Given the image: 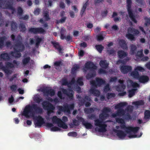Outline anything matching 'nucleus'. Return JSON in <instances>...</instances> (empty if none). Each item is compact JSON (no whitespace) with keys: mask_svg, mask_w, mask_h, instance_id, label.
I'll use <instances>...</instances> for the list:
<instances>
[{"mask_svg":"<svg viewBox=\"0 0 150 150\" xmlns=\"http://www.w3.org/2000/svg\"><path fill=\"white\" fill-rule=\"evenodd\" d=\"M17 74H15L12 76L11 77L8 78L10 81H12L14 80L15 79L17 78Z\"/></svg>","mask_w":150,"mask_h":150,"instance_id":"45","label":"nucleus"},{"mask_svg":"<svg viewBox=\"0 0 150 150\" xmlns=\"http://www.w3.org/2000/svg\"><path fill=\"white\" fill-rule=\"evenodd\" d=\"M96 48L97 50L100 53L101 52L102 50L103 49V47L100 45H96Z\"/></svg>","mask_w":150,"mask_h":150,"instance_id":"39","label":"nucleus"},{"mask_svg":"<svg viewBox=\"0 0 150 150\" xmlns=\"http://www.w3.org/2000/svg\"><path fill=\"white\" fill-rule=\"evenodd\" d=\"M13 100L14 99L13 97L12 96H11V97L8 99L9 102L10 103H12L13 101Z\"/></svg>","mask_w":150,"mask_h":150,"instance_id":"63","label":"nucleus"},{"mask_svg":"<svg viewBox=\"0 0 150 150\" xmlns=\"http://www.w3.org/2000/svg\"><path fill=\"white\" fill-rule=\"evenodd\" d=\"M144 103L143 100H141L133 102L132 104L134 105L135 107H138L139 106L143 105L144 104Z\"/></svg>","mask_w":150,"mask_h":150,"instance_id":"28","label":"nucleus"},{"mask_svg":"<svg viewBox=\"0 0 150 150\" xmlns=\"http://www.w3.org/2000/svg\"><path fill=\"white\" fill-rule=\"evenodd\" d=\"M119 83H120V85L117 88V90L118 92H122L119 93V95L120 96H123L126 93L125 92H124V90L125 88V86L123 84V81L122 79H120L118 81Z\"/></svg>","mask_w":150,"mask_h":150,"instance_id":"18","label":"nucleus"},{"mask_svg":"<svg viewBox=\"0 0 150 150\" xmlns=\"http://www.w3.org/2000/svg\"><path fill=\"white\" fill-rule=\"evenodd\" d=\"M5 40L6 38L5 37H0V48L4 47Z\"/></svg>","mask_w":150,"mask_h":150,"instance_id":"33","label":"nucleus"},{"mask_svg":"<svg viewBox=\"0 0 150 150\" xmlns=\"http://www.w3.org/2000/svg\"><path fill=\"white\" fill-rule=\"evenodd\" d=\"M145 67L148 69L150 70V62H147L145 65Z\"/></svg>","mask_w":150,"mask_h":150,"instance_id":"64","label":"nucleus"},{"mask_svg":"<svg viewBox=\"0 0 150 150\" xmlns=\"http://www.w3.org/2000/svg\"><path fill=\"white\" fill-rule=\"evenodd\" d=\"M115 120L120 125H117L113 128V131L119 138L121 139H126L127 136L130 138H138L142 135V133L141 132L139 135L137 134L139 127L126 125L124 120L120 118H116Z\"/></svg>","mask_w":150,"mask_h":150,"instance_id":"2","label":"nucleus"},{"mask_svg":"<svg viewBox=\"0 0 150 150\" xmlns=\"http://www.w3.org/2000/svg\"><path fill=\"white\" fill-rule=\"evenodd\" d=\"M150 118V112L148 110H146L144 113V119L146 120Z\"/></svg>","mask_w":150,"mask_h":150,"instance_id":"34","label":"nucleus"},{"mask_svg":"<svg viewBox=\"0 0 150 150\" xmlns=\"http://www.w3.org/2000/svg\"><path fill=\"white\" fill-rule=\"evenodd\" d=\"M104 33V32H102V34L101 33L97 36V39L98 40L100 41L103 40L104 37L102 35Z\"/></svg>","mask_w":150,"mask_h":150,"instance_id":"41","label":"nucleus"},{"mask_svg":"<svg viewBox=\"0 0 150 150\" xmlns=\"http://www.w3.org/2000/svg\"><path fill=\"white\" fill-rule=\"evenodd\" d=\"M23 12V10L21 7H18L17 10V13L18 15H21Z\"/></svg>","mask_w":150,"mask_h":150,"instance_id":"50","label":"nucleus"},{"mask_svg":"<svg viewBox=\"0 0 150 150\" xmlns=\"http://www.w3.org/2000/svg\"><path fill=\"white\" fill-rule=\"evenodd\" d=\"M46 126L49 127H51V130L52 131H59L60 130V129L57 127H52L53 125L51 123H47L46 124Z\"/></svg>","mask_w":150,"mask_h":150,"instance_id":"24","label":"nucleus"},{"mask_svg":"<svg viewBox=\"0 0 150 150\" xmlns=\"http://www.w3.org/2000/svg\"><path fill=\"white\" fill-rule=\"evenodd\" d=\"M68 136L73 137H76L77 136V134L76 132H71L68 134Z\"/></svg>","mask_w":150,"mask_h":150,"instance_id":"46","label":"nucleus"},{"mask_svg":"<svg viewBox=\"0 0 150 150\" xmlns=\"http://www.w3.org/2000/svg\"><path fill=\"white\" fill-rule=\"evenodd\" d=\"M71 8L74 11L75 13H76L78 12V10L77 9V7L75 6H72Z\"/></svg>","mask_w":150,"mask_h":150,"instance_id":"59","label":"nucleus"},{"mask_svg":"<svg viewBox=\"0 0 150 150\" xmlns=\"http://www.w3.org/2000/svg\"><path fill=\"white\" fill-rule=\"evenodd\" d=\"M110 89L109 87L108 84L105 87L104 89V91L105 92H106L110 90Z\"/></svg>","mask_w":150,"mask_h":150,"instance_id":"51","label":"nucleus"},{"mask_svg":"<svg viewBox=\"0 0 150 150\" xmlns=\"http://www.w3.org/2000/svg\"><path fill=\"white\" fill-rule=\"evenodd\" d=\"M35 38L36 39V46H38L40 42L42 41V39L37 36H36Z\"/></svg>","mask_w":150,"mask_h":150,"instance_id":"36","label":"nucleus"},{"mask_svg":"<svg viewBox=\"0 0 150 150\" xmlns=\"http://www.w3.org/2000/svg\"><path fill=\"white\" fill-rule=\"evenodd\" d=\"M143 55V50H142L138 52L137 53V56H138L139 57H142Z\"/></svg>","mask_w":150,"mask_h":150,"instance_id":"56","label":"nucleus"},{"mask_svg":"<svg viewBox=\"0 0 150 150\" xmlns=\"http://www.w3.org/2000/svg\"><path fill=\"white\" fill-rule=\"evenodd\" d=\"M127 8L128 12L129 17L131 19L134 23H137V21L135 19L136 16L133 14V12L131 8V0H127Z\"/></svg>","mask_w":150,"mask_h":150,"instance_id":"16","label":"nucleus"},{"mask_svg":"<svg viewBox=\"0 0 150 150\" xmlns=\"http://www.w3.org/2000/svg\"><path fill=\"white\" fill-rule=\"evenodd\" d=\"M29 31L33 33H43L45 32L44 29L41 28H31L29 30Z\"/></svg>","mask_w":150,"mask_h":150,"instance_id":"22","label":"nucleus"},{"mask_svg":"<svg viewBox=\"0 0 150 150\" xmlns=\"http://www.w3.org/2000/svg\"><path fill=\"white\" fill-rule=\"evenodd\" d=\"M125 12H120L118 13H117L115 12L113 13L112 17H114V20L115 21H119L120 20L121 18H123Z\"/></svg>","mask_w":150,"mask_h":150,"instance_id":"19","label":"nucleus"},{"mask_svg":"<svg viewBox=\"0 0 150 150\" xmlns=\"http://www.w3.org/2000/svg\"><path fill=\"white\" fill-rule=\"evenodd\" d=\"M119 44L123 49H126L127 48V46L125 40H119Z\"/></svg>","mask_w":150,"mask_h":150,"instance_id":"26","label":"nucleus"},{"mask_svg":"<svg viewBox=\"0 0 150 150\" xmlns=\"http://www.w3.org/2000/svg\"><path fill=\"white\" fill-rule=\"evenodd\" d=\"M54 65L56 66V68L57 69L60 67L61 64V62H57L54 63Z\"/></svg>","mask_w":150,"mask_h":150,"instance_id":"49","label":"nucleus"},{"mask_svg":"<svg viewBox=\"0 0 150 150\" xmlns=\"http://www.w3.org/2000/svg\"><path fill=\"white\" fill-rule=\"evenodd\" d=\"M108 12L106 10H105L103 11L102 13V16L103 17H105L106 16Z\"/></svg>","mask_w":150,"mask_h":150,"instance_id":"62","label":"nucleus"},{"mask_svg":"<svg viewBox=\"0 0 150 150\" xmlns=\"http://www.w3.org/2000/svg\"><path fill=\"white\" fill-rule=\"evenodd\" d=\"M30 58L29 57H24L23 60V63L24 65H26L29 61Z\"/></svg>","mask_w":150,"mask_h":150,"instance_id":"38","label":"nucleus"},{"mask_svg":"<svg viewBox=\"0 0 150 150\" xmlns=\"http://www.w3.org/2000/svg\"><path fill=\"white\" fill-rule=\"evenodd\" d=\"M78 120L81 121L83 125L87 129H91L93 126L92 125L87 122L84 121V120L82 118H78Z\"/></svg>","mask_w":150,"mask_h":150,"instance_id":"21","label":"nucleus"},{"mask_svg":"<svg viewBox=\"0 0 150 150\" xmlns=\"http://www.w3.org/2000/svg\"><path fill=\"white\" fill-rule=\"evenodd\" d=\"M84 111L86 113L88 114L92 112L93 111H94V110L93 108L85 109Z\"/></svg>","mask_w":150,"mask_h":150,"instance_id":"42","label":"nucleus"},{"mask_svg":"<svg viewBox=\"0 0 150 150\" xmlns=\"http://www.w3.org/2000/svg\"><path fill=\"white\" fill-rule=\"evenodd\" d=\"M108 63L105 60H101L100 62V65L103 68L106 69L108 66Z\"/></svg>","mask_w":150,"mask_h":150,"instance_id":"27","label":"nucleus"},{"mask_svg":"<svg viewBox=\"0 0 150 150\" xmlns=\"http://www.w3.org/2000/svg\"><path fill=\"white\" fill-rule=\"evenodd\" d=\"M82 81L83 77H81L79 78L76 82L75 81V79L73 78L71 81L68 83L66 79H63L60 82L62 85H67L68 87L71 89H73L79 93L81 91V88L78 86V85L82 86L83 85Z\"/></svg>","mask_w":150,"mask_h":150,"instance_id":"7","label":"nucleus"},{"mask_svg":"<svg viewBox=\"0 0 150 150\" xmlns=\"http://www.w3.org/2000/svg\"><path fill=\"white\" fill-rule=\"evenodd\" d=\"M119 57L120 58H123L127 55V54L122 51H120L118 52Z\"/></svg>","mask_w":150,"mask_h":150,"instance_id":"30","label":"nucleus"},{"mask_svg":"<svg viewBox=\"0 0 150 150\" xmlns=\"http://www.w3.org/2000/svg\"><path fill=\"white\" fill-rule=\"evenodd\" d=\"M139 33V32L138 30L130 27L128 29L126 37L131 41L134 40L135 39L134 36L137 35Z\"/></svg>","mask_w":150,"mask_h":150,"instance_id":"13","label":"nucleus"},{"mask_svg":"<svg viewBox=\"0 0 150 150\" xmlns=\"http://www.w3.org/2000/svg\"><path fill=\"white\" fill-rule=\"evenodd\" d=\"M40 11V9L39 8H37L34 11V13L35 15H38Z\"/></svg>","mask_w":150,"mask_h":150,"instance_id":"57","label":"nucleus"},{"mask_svg":"<svg viewBox=\"0 0 150 150\" xmlns=\"http://www.w3.org/2000/svg\"><path fill=\"white\" fill-rule=\"evenodd\" d=\"M110 111V108H104L102 113L99 115V119L95 120V125L96 126L95 128L96 132L103 133L107 131V125L105 124L104 121L109 117V113Z\"/></svg>","mask_w":150,"mask_h":150,"instance_id":"6","label":"nucleus"},{"mask_svg":"<svg viewBox=\"0 0 150 150\" xmlns=\"http://www.w3.org/2000/svg\"><path fill=\"white\" fill-rule=\"evenodd\" d=\"M120 69L122 73L126 74L131 71L132 69V68L130 66H123L120 67Z\"/></svg>","mask_w":150,"mask_h":150,"instance_id":"20","label":"nucleus"},{"mask_svg":"<svg viewBox=\"0 0 150 150\" xmlns=\"http://www.w3.org/2000/svg\"><path fill=\"white\" fill-rule=\"evenodd\" d=\"M127 83L128 88H132L131 90L129 91V96L130 98L135 93L137 89V88L139 87V85L137 83L133 82L130 79L128 80Z\"/></svg>","mask_w":150,"mask_h":150,"instance_id":"12","label":"nucleus"},{"mask_svg":"<svg viewBox=\"0 0 150 150\" xmlns=\"http://www.w3.org/2000/svg\"><path fill=\"white\" fill-rule=\"evenodd\" d=\"M79 68V67L77 65H75L72 68L71 71L72 73H74Z\"/></svg>","mask_w":150,"mask_h":150,"instance_id":"40","label":"nucleus"},{"mask_svg":"<svg viewBox=\"0 0 150 150\" xmlns=\"http://www.w3.org/2000/svg\"><path fill=\"white\" fill-rule=\"evenodd\" d=\"M88 1H86L85 3H84L83 4V6L81 12V15H82L83 14L84 12L85 11V10L86 8V6L88 5Z\"/></svg>","mask_w":150,"mask_h":150,"instance_id":"31","label":"nucleus"},{"mask_svg":"<svg viewBox=\"0 0 150 150\" xmlns=\"http://www.w3.org/2000/svg\"><path fill=\"white\" fill-rule=\"evenodd\" d=\"M33 99L34 101L37 103H39L41 100V99L39 98V95H35Z\"/></svg>","mask_w":150,"mask_h":150,"instance_id":"37","label":"nucleus"},{"mask_svg":"<svg viewBox=\"0 0 150 150\" xmlns=\"http://www.w3.org/2000/svg\"><path fill=\"white\" fill-rule=\"evenodd\" d=\"M81 118L80 117H78L77 118V119L78 118ZM78 121H77L76 120H73V124L75 125H79V121H80V122H81L80 121H79V120H78Z\"/></svg>","mask_w":150,"mask_h":150,"instance_id":"53","label":"nucleus"},{"mask_svg":"<svg viewBox=\"0 0 150 150\" xmlns=\"http://www.w3.org/2000/svg\"><path fill=\"white\" fill-rule=\"evenodd\" d=\"M12 30H13L16 28V24L13 22H12L11 23Z\"/></svg>","mask_w":150,"mask_h":150,"instance_id":"47","label":"nucleus"},{"mask_svg":"<svg viewBox=\"0 0 150 150\" xmlns=\"http://www.w3.org/2000/svg\"><path fill=\"white\" fill-rule=\"evenodd\" d=\"M86 26L88 28H91L93 26V24L91 23H88L86 24Z\"/></svg>","mask_w":150,"mask_h":150,"instance_id":"61","label":"nucleus"},{"mask_svg":"<svg viewBox=\"0 0 150 150\" xmlns=\"http://www.w3.org/2000/svg\"><path fill=\"white\" fill-rule=\"evenodd\" d=\"M105 81L103 79L99 78H96V81H92L91 82V88L90 90V93L94 95L98 96L100 94V92L96 89L97 86H100L104 84Z\"/></svg>","mask_w":150,"mask_h":150,"instance_id":"9","label":"nucleus"},{"mask_svg":"<svg viewBox=\"0 0 150 150\" xmlns=\"http://www.w3.org/2000/svg\"><path fill=\"white\" fill-rule=\"evenodd\" d=\"M144 20L146 21L145 25L147 26L149 24H150V19L145 18Z\"/></svg>","mask_w":150,"mask_h":150,"instance_id":"48","label":"nucleus"},{"mask_svg":"<svg viewBox=\"0 0 150 150\" xmlns=\"http://www.w3.org/2000/svg\"><path fill=\"white\" fill-rule=\"evenodd\" d=\"M97 67L91 62H88L85 64L83 70L84 72L88 70L90 73L86 76V78L89 79L96 76Z\"/></svg>","mask_w":150,"mask_h":150,"instance_id":"10","label":"nucleus"},{"mask_svg":"<svg viewBox=\"0 0 150 150\" xmlns=\"http://www.w3.org/2000/svg\"><path fill=\"white\" fill-rule=\"evenodd\" d=\"M98 73L100 74H106V72L103 69H100L98 71Z\"/></svg>","mask_w":150,"mask_h":150,"instance_id":"55","label":"nucleus"},{"mask_svg":"<svg viewBox=\"0 0 150 150\" xmlns=\"http://www.w3.org/2000/svg\"><path fill=\"white\" fill-rule=\"evenodd\" d=\"M65 32V29L64 28H62L61 30V38L62 39H65L67 41H69L71 39V37L69 35H68L66 37H65L64 35Z\"/></svg>","mask_w":150,"mask_h":150,"instance_id":"23","label":"nucleus"},{"mask_svg":"<svg viewBox=\"0 0 150 150\" xmlns=\"http://www.w3.org/2000/svg\"><path fill=\"white\" fill-rule=\"evenodd\" d=\"M69 93H68L64 89H61V91H59L58 93V97L61 99H64V97L67 96L70 99H72L73 97L74 92L71 89L69 90Z\"/></svg>","mask_w":150,"mask_h":150,"instance_id":"14","label":"nucleus"},{"mask_svg":"<svg viewBox=\"0 0 150 150\" xmlns=\"http://www.w3.org/2000/svg\"><path fill=\"white\" fill-rule=\"evenodd\" d=\"M112 45L113 44L112 42H110L108 44V47L107 48V51L110 54H114L115 53V52L113 51V50H111L110 51L108 49H109L110 47L112 46Z\"/></svg>","mask_w":150,"mask_h":150,"instance_id":"32","label":"nucleus"},{"mask_svg":"<svg viewBox=\"0 0 150 150\" xmlns=\"http://www.w3.org/2000/svg\"><path fill=\"white\" fill-rule=\"evenodd\" d=\"M136 49V46L134 45H132L131 46V50L130 53L131 54H133L134 53V51Z\"/></svg>","mask_w":150,"mask_h":150,"instance_id":"44","label":"nucleus"},{"mask_svg":"<svg viewBox=\"0 0 150 150\" xmlns=\"http://www.w3.org/2000/svg\"><path fill=\"white\" fill-rule=\"evenodd\" d=\"M127 104V102H121L116 105L115 108L117 110V111L116 113L112 114V117H122L124 119L128 120L132 119L130 114L132 111L133 107L129 105L125 110L123 109L124 107Z\"/></svg>","mask_w":150,"mask_h":150,"instance_id":"5","label":"nucleus"},{"mask_svg":"<svg viewBox=\"0 0 150 150\" xmlns=\"http://www.w3.org/2000/svg\"><path fill=\"white\" fill-rule=\"evenodd\" d=\"M52 43L55 47L57 49L59 53H62V49L61 48L58 43L55 42H52Z\"/></svg>","mask_w":150,"mask_h":150,"instance_id":"25","label":"nucleus"},{"mask_svg":"<svg viewBox=\"0 0 150 150\" xmlns=\"http://www.w3.org/2000/svg\"><path fill=\"white\" fill-rule=\"evenodd\" d=\"M144 68L140 66H135L134 68V71L131 73L130 76L134 78L138 79L141 83H146L148 82L149 80L148 77L146 76H142L140 77L139 73L137 72V71H139L142 72L144 71Z\"/></svg>","mask_w":150,"mask_h":150,"instance_id":"8","label":"nucleus"},{"mask_svg":"<svg viewBox=\"0 0 150 150\" xmlns=\"http://www.w3.org/2000/svg\"><path fill=\"white\" fill-rule=\"evenodd\" d=\"M38 91L43 92L44 95L47 97L46 99L49 101L48 102L44 101L42 103L43 108L45 110L47 111V115L45 116L46 119L48 120H51L52 123L56 124L58 126L64 129H67L68 128L67 125L56 116H54L51 118L50 117L51 113L54 112V110L55 109V107L54 105L50 103L49 102H54L56 103L59 102L57 98H55L54 100H53L49 97V96H52L54 94L55 91L54 90L52 89H49L47 88H41L40 89H38Z\"/></svg>","mask_w":150,"mask_h":150,"instance_id":"1","label":"nucleus"},{"mask_svg":"<svg viewBox=\"0 0 150 150\" xmlns=\"http://www.w3.org/2000/svg\"><path fill=\"white\" fill-rule=\"evenodd\" d=\"M74 108V105L73 104L68 106L64 105V107L60 106H58L57 107L58 111L57 114L58 115H60L62 112L69 114L70 113V110L73 109Z\"/></svg>","mask_w":150,"mask_h":150,"instance_id":"15","label":"nucleus"},{"mask_svg":"<svg viewBox=\"0 0 150 150\" xmlns=\"http://www.w3.org/2000/svg\"><path fill=\"white\" fill-rule=\"evenodd\" d=\"M139 28L144 34L146 35L147 36H148V35H149V37L150 38V30L149 31L147 30L146 33L143 28H142L141 27H139Z\"/></svg>","mask_w":150,"mask_h":150,"instance_id":"35","label":"nucleus"},{"mask_svg":"<svg viewBox=\"0 0 150 150\" xmlns=\"http://www.w3.org/2000/svg\"><path fill=\"white\" fill-rule=\"evenodd\" d=\"M66 19V18L65 17H64L63 18H62L61 20L60 21H57V23H62L63 22H64L65 21Z\"/></svg>","mask_w":150,"mask_h":150,"instance_id":"58","label":"nucleus"},{"mask_svg":"<svg viewBox=\"0 0 150 150\" xmlns=\"http://www.w3.org/2000/svg\"><path fill=\"white\" fill-rule=\"evenodd\" d=\"M129 60V59L127 58L125 59L123 61H122L121 60H119L117 62V64H119L120 63H121L122 64H125Z\"/></svg>","mask_w":150,"mask_h":150,"instance_id":"43","label":"nucleus"},{"mask_svg":"<svg viewBox=\"0 0 150 150\" xmlns=\"http://www.w3.org/2000/svg\"><path fill=\"white\" fill-rule=\"evenodd\" d=\"M115 96V94L113 93H108L107 95V98L108 99H109L110 98L112 97H114Z\"/></svg>","mask_w":150,"mask_h":150,"instance_id":"52","label":"nucleus"},{"mask_svg":"<svg viewBox=\"0 0 150 150\" xmlns=\"http://www.w3.org/2000/svg\"><path fill=\"white\" fill-rule=\"evenodd\" d=\"M20 28H21V30L22 31H24L25 30V28L23 24L21 25Z\"/></svg>","mask_w":150,"mask_h":150,"instance_id":"60","label":"nucleus"},{"mask_svg":"<svg viewBox=\"0 0 150 150\" xmlns=\"http://www.w3.org/2000/svg\"><path fill=\"white\" fill-rule=\"evenodd\" d=\"M39 112L42 111V109L35 106L30 105H26L23 111L21 112L20 115L24 116L27 118H33L34 121V124L36 127H41L45 124V122L44 118L40 116H36L33 109Z\"/></svg>","mask_w":150,"mask_h":150,"instance_id":"3","label":"nucleus"},{"mask_svg":"<svg viewBox=\"0 0 150 150\" xmlns=\"http://www.w3.org/2000/svg\"><path fill=\"white\" fill-rule=\"evenodd\" d=\"M0 7L3 8H7L11 10L12 13H15V10L13 8L12 4L8 2H6L2 0H0Z\"/></svg>","mask_w":150,"mask_h":150,"instance_id":"17","label":"nucleus"},{"mask_svg":"<svg viewBox=\"0 0 150 150\" xmlns=\"http://www.w3.org/2000/svg\"><path fill=\"white\" fill-rule=\"evenodd\" d=\"M11 90L13 91H15L16 89V86L15 85H13L10 86Z\"/></svg>","mask_w":150,"mask_h":150,"instance_id":"54","label":"nucleus"},{"mask_svg":"<svg viewBox=\"0 0 150 150\" xmlns=\"http://www.w3.org/2000/svg\"><path fill=\"white\" fill-rule=\"evenodd\" d=\"M49 12L47 9H45L44 11L43 18L45 21H47L49 19Z\"/></svg>","mask_w":150,"mask_h":150,"instance_id":"29","label":"nucleus"},{"mask_svg":"<svg viewBox=\"0 0 150 150\" xmlns=\"http://www.w3.org/2000/svg\"><path fill=\"white\" fill-rule=\"evenodd\" d=\"M19 64V63L14 60L13 61V64L8 62L6 63V67H5L3 66L1 63H0V69L4 71L7 75H10L12 73L13 71L11 70L8 69L6 67H8L11 68L15 67H17Z\"/></svg>","mask_w":150,"mask_h":150,"instance_id":"11","label":"nucleus"},{"mask_svg":"<svg viewBox=\"0 0 150 150\" xmlns=\"http://www.w3.org/2000/svg\"><path fill=\"white\" fill-rule=\"evenodd\" d=\"M21 38L19 35L16 40V44L13 47L14 50L8 54L7 53H2L0 55V58L6 61H11L14 57L19 58L21 56L20 52H21L24 49V47L21 42Z\"/></svg>","mask_w":150,"mask_h":150,"instance_id":"4","label":"nucleus"}]
</instances>
